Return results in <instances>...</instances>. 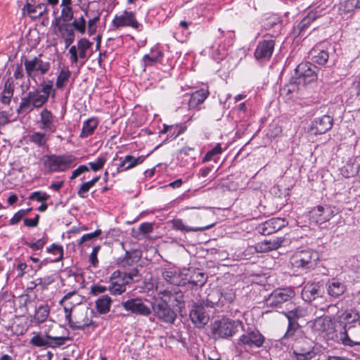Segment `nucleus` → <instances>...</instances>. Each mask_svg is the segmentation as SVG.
I'll list each match as a JSON object with an SVG mask.
<instances>
[{
    "label": "nucleus",
    "instance_id": "obj_1",
    "mask_svg": "<svg viewBox=\"0 0 360 360\" xmlns=\"http://www.w3.org/2000/svg\"><path fill=\"white\" fill-rule=\"evenodd\" d=\"M56 96V89H53V79H43L39 88L30 91L22 97L16 112L18 115L28 114L34 109L42 108L49 101L50 96Z\"/></svg>",
    "mask_w": 360,
    "mask_h": 360
},
{
    "label": "nucleus",
    "instance_id": "obj_2",
    "mask_svg": "<svg viewBox=\"0 0 360 360\" xmlns=\"http://www.w3.org/2000/svg\"><path fill=\"white\" fill-rule=\"evenodd\" d=\"M77 157L72 154L45 155L41 158L43 166L47 173L63 172L77 165Z\"/></svg>",
    "mask_w": 360,
    "mask_h": 360
},
{
    "label": "nucleus",
    "instance_id": "obj_3",
    "mask_svg": "<svg viewBox=\"0 0 360 360\" xmlns=\"http://www.w3.org/2000/svg\"><path fill=\"white\" fill-rule=\"evenodd\" d=\"M139 276V269L137 268L131 269L129 272L115 271L109 278L110 285L108 290L112 295H120L127 290V285L134 281L136 277Z\"/></svg>",
    "mask_w": 360,
    "mask_h": 360
},
{
    "label": "nucleus",
    "instance_id": "obj_4",
    "mask_svg": "<svg viewBox=\"0 0 360 360\" xmlns=\"http://www.w3.org/2000/svg\"><path fill=\"white\" fill-rule=\"evenodd\" d=\"M319 260L317 252L311 249L295 251L290 258L292 268L300 271H309L314 269Z\"/></svg>",
    "mask_w": 360,
    "mask_h": 360
},
{
    "label": "nucleus",
    "instance_id": "obj_5",
    "mask_svg": "<svg viewBox=\"0 0 360 360\" xmlns=\"http://www.w3.org/2000/svg\"><path fill=\"white\" fill-rule=\"evenodd\" d=\"M326 13L327 6L323 4L315 7H309L306 15L304 16L296 26L292 27L291 35L294 38H297L310 27L313 22Z\"/></svg>",
    "mask_w": 360,
    "mask_h": 360
},
{
    "label": "nucleus",
    "instance_id": "obj_6",
    "mask_svg": "<svg viewBox=\"0 0 360 360\" xmlns=\"http://www.w3.org/2000/svg\"><path fill=\"white\" fill-rule=\"evenodd\" d=\"M317 67L309 62L300 63L290 80L292 85H307L317 79Z\"/></svg>",
    "mask_w": 360,
    "mask_h": 360
},
{
    "label": "nucleus",
    "instance_id": "obj_7",
    "mask_svg": "<svg viewBox=\"0 0 360 360\" xmlns=\"http://www.w3.org/2000/svg\"><path fill=\"white\" fill-rule=\"evenodd\" d=\"M92 314L88 307H82L72 311L70 317L65 318V320L72 330H84L94 325Z\"/></svg>",
    "mask_w": 360,
    "mask_h": 360
},
{
    "label": "nucleus",
    "instance_id": "obj_8",
    "mask_svg": "<svg viewBox=\"0 0 360 360\" xmlns=\"http://www.w3.org/2000/svg\"><path fill=\"white\" fill-rule=\"evenodd\" d=\"M243 326L242 321L222 318L212 324V333L219 338H229L238 331V328Z\"/></svg>",
    "mask_w": 360,
    "mask_h": 360
},
{
    "label": "nucleus",
    "instance_id": "obj_9",
    "mask_svg": "<svg viewBox=\"0 0 360 360\" xmlns=\"http://www.w3.org/2000/svg\"><path fill=\"white\" fill-rule=\"evenodd\" d=\"M282 314L288 319L287 330L283 336V339L292 338L300 328L298 320L304 318L307 315V309L304 307L294 304L292 308H290L288 311H283Z\"/></svg>",
    "mask_w": 360,
    "mask_h": 360
},
{
    "label": "nucleus",
    "instance_id": "obj_10",
    "mask_svg": "<svg viewBox=\"0 0 360 360\" xmlns=\"http://www.w3.org/2000/svg\"><path fill=\"white\" fill-rule=\"evenodd\" d=\"M42 54L24 60L25 71L28 79L35 80L38 75L44 76L51 70V63L41 59Z\"/></svg>",
    "mask_w": 360,
    "mask_h": 360
},
{
    "label": "nucleus",
    "instance_id": "obj_11",
    "mask_svg": "<svg viewBox=\"0 0 360 360\" xmlns=\"http://www.w3.org/2000/svg\"><path fill=\"white\" fill-rule=\"evenodd\" d=\"M295 297L292 288H276L265 299L266 305L269 307L280 309L284 303L290 302Z\"/></svg>",
    "mask_w": 360,
    "mask_h": 360
},
{
    "label": "nucleus",
    "instance_id": "obj_12",
    "mask_svg": "<svg viewBox=\"0 0 360 360\" xmlns=\"http://www.w3.org/2000/svg\"><path fill=\"white\" fill-rule=\"evenodd\" d=\"M314 333L327 340H333L337 337L335 322L330 316H320L313 323Z\"/></svg>",
    "mask_w": 360,
    "mask_h": 360
},
{
    "label": "nucleus",
    "instance_id": "obj_13",
    "mask_svg": "<svg viewBox=\"0 0 360 360\" xmlns=\"http://www.w3.org/2000/svg\"><path fill=\"white\" fill-rule=\"evenodd\" d=\"M158 297L161 302L173 307L181 309L184 307V293L179 286H173L164 290H160L158 292Z\"/></svg>",
    "mask_w": 360,
    "mask_h": 360
},
{
    "label": "nucleus",
    "instance_id": "obj_14",
    "mask_svg": "<svg viewBox=\"0 0 360 360\" xmlns=\"http://www.w3.org/2000/svg\"><path fill=\"white\" fill-rule=\"evenodd\" d=\"M68 340H70L68 336H51L48 331H45L44 338L37 334L31 338L30 344L38 347L57 348L63 345Z\"/></svg>",
    "mask_w": 360,
    "mask_h": 360
},
{
    "label": "nucleus",
    "instance_id": "obj_15",
    "mask_svg": "<svg viewBox=\"0 0 360 360\" xmlns=\"http://www.w3.org/2000/svg\"><path fill=\"white\" fill-rule=\"evenodd\" d=\"M292 350L297 360H311L316 356L312 342L305 338L297 340Z\"/></svg>",
    "mask_w": 360,
    "mask_h": 360
},
{
    "label": "nucleus",
    "instance_id": "obj_16",
    "mask_svg": "<svg viewBox=\"0 0 360 360\" xmlns=\"http://www.w3.org/2000/svg\"><path fill=\"white\" fill-rule=\"evenodd\" d=\"M276 41L274 39H269L267 35L259 41L254 52L255 58L260 63L269 61L274 53Z\"/></svg>",
    "mask_w": 360,
    "mask_h": 360
},
{
    "label": "nucleus",
    "instance_id": "obj_17",
    "mask_svg": "<svg viewBox=\"0 0 360 360\" xmlns=\"http://www.w3.org/2000/svg\"><path fill=\"white\" fill-rule=\"evenodd\" d=\"M92 42L86 38L78 40L77 46H71L69 49L70 60L71 65L77 64L79 59H87V51L91 47Z\"/></svg>",
    "mask_w": 360,
    "mask_h": 360
},
{
    "label": "nucleus",
    "instance_id": "obj_18",
    "mask_svg": "<svg viewBox=\"0 0 360 360\" xmlns=\"http://www.w3.org/2000/svg\"><path fill=\"white\" fill-rule=\"evenodd\" d=\"M264 342L265 337L258 330L248 329L238 339V345L250 349L259 348Z\"/></svg>",
    "mask_w": 360,
    "mask_h": 360
},
{
    "label": "nucleus",
    "instance_id": "obj_19",
    "mask_svg": "<svg viewBox=\"0 0 360 360\" xmlns=\"http://www.w3.org/2000/svg\"><path fill=\"white\" fill-rule=\"evenodd\" d=\"M111 24L114 29L116 30L123 27H130L139 30L141 27V24L138 22L135 13L126 10L120 15H115Z\"/></svg>",
    "mask_w": 360,
    "mask_h": 360
},
{
    "label": "nucleus",
    "instance_id": "obj_20",
    "mask_svg": "<svg viewBox=\"0 0 360 360\" xmlns=\"http://www.w3.org/2000/svg\"><path fill=\"white\" fill-rule=\"evenodd\" d=\"M335 216L333 208L330 205H317L309 212V220L316 224H323Z\"/></svg>",
    "mask_w": 360,
    "mask_h": 360
},
{
    "label": "nucleus",
    "instance_id": "obj_21",
    "mask_svg": "<svg viewBox=\"0 0 360 360\" xmlns=\"http://www.w3.org/2000/svg\"><path fill=\"white\" fill-rule=\"evenodd\" d=\"M82 302V297L75 290L65 294L59 301V304L63 307L65 312V318H69L72 311L77 309Z\"/></svg>",
    "mask_w": 360,
    "mask_h": 360
},
{
    "label": "nucleus",
    "instance_id": "obj_22",
    "mask_svg": "<svg viewBox=\"0 0 360 360\" xmlns=\"http://www.w3.org/2000/svg\"><path fill=\"white\" fill-rule=\"evenodd\" d=\"M121 304L127 311L135 315L148 316L151 314L150 309L139 297L127 300Z\"/></svg>",
    "mask_w": 360,
    "mask_h": 360
},
{
    "label": "nucleus",
    "instance_id": "obj_23",
    "mask_svg": "<svg viewBox=\"0 0 360 360\" xmlns=\"http://www.w3.org/2000/svg\"><path fill=\"white\" fill-rule=\"evenodd\" d=\"M340 340L346 347L360 345V323L356 326L346 328L340 331Z\"/></svg>",
    "mask_w": 360,
    "mask_h": 360
},
{
    "label": "nucleus",
    "instance_id": "obj_24",
    "mask_svg": "<svg viewBox=\"0 0 360 360\" xmlns=\"http://www.w3.org/2000/svg\"><path fill=\"white\" fill-rule=\"evenodd\" d=\"M39 124L41 129L53 134L57 130L58 119L51 110L44 108L39 113Z\"/></svg>",
    "mask_w": 360,
    "mask_h": 360
},
{
    "label": "nucleus",
    "instance_id": "obj_25",
    "mask_svg": "<svg viewBox=\"0 0 360 360\" xmlns=\"http://www.w3.org/2000/svg\"><path fill=\"white\" fill-rule=\"evenodd\" d=\"M287 224L284 218L274 217L259 224L258 230L261 234L268 236L280 231Z\"/></svg>",
    "mask_w": 360,
    "mask_h": 360
},
{
    "label": "nucleus",
    "instance_id": "obj_26",
    "mask_svg": "<svg viewBox=\"0 0 360 360\" xmlns=\"http://www.w3.org/2000/svg\"><path fill=\"white\" fill-rule=\"evenodd\" d=\"M207 276L199 269H188L184 271L183 280L185 281V285L188 283L192 285V288H202L207 282Z\"/></svg>",
    "mask_w": 360,
    "mask_h": 360
},
{
    "label": "nucleus",
    "instance_id": "obj_27",
    "mask_svg": "<svg viewBox=\"0 0 360 360\" xmlns=\"http://www.w3.org/2000/svg\"><path fill=\"white\" fill-rule=\"evenodd\" d=\"M155 316L161 321L173 323L176 318V314L171 309L170 305L161 302L153 307Z\"/></svg>",
    "mask_w": 360,
    "mask_h": 360
},
{
    "label": "nucleus",
    "instance_id": "obj_28",
    "mask_svg": "<svg viewBox=\"0 0 360 360\" xmlns=\"http://www.w3.org/2000/svg\"><path fill=\"white\" fill-rule=\"evenodd\" d=\"M142 257V252L139 249L127 250L123 256L117 259V264L122 269L134 268Z\"/></svg>",
    "mask_w": 360,
    "mask_h": 360
},
{
    "label": "nucleus",
    "instance_id": "obj_29",
    "mask_svg": "<svg viewBox=\"0 0 360 360\" xmlns=\"http://www.w3.org/2000/svg\"><path fill=\"white\" fill-rule=\"evenodd\" d=\"M52 25L57 29L60 37L63 39L65 48L69 47L75 41V34L70 22H59V20H53Z\"/></svg>",
    "mask_w": 360,
    "mask_h": 360
},
{
    "label": "nucleus",
    "instance_id": "obj_30",
    "mask_svg": "<svg viewBox=\"0 0 360 360\" xmlns=\"http://www.w3.org/2000/svg\"><path fill=\"white\" fill-rule=\"evenodd\" d=\"M336 321L340 326H341V330H345L346 328L359 325V323H360V314L355 309L346 310L337 317Z\"/></svg>",
    "mask_w": 360,
    "mask_h": 360
},
{
    "label": "nucleus",
    "instance_id": "obj_31",
    "mask_svg": "<svg viewBox=\"0 0 360 360\" xmlns=\"http://www.w3.org/2000/svg\"><path fill=\"white\" fill-rule=\"evenodd\" d=\"M22 14L27 15L32 19H37L46 11V6L44 4H36L34 0L27 1L22 9Z\"/></svg>",
    "mask_w": 360,
    "mask_h": 360
},
{
    "label": "nucleus",
    "instance_id": "obj_32",
    "mask_svg": "<svg viewBox=\"0 0 360 360\" xmlns=\"http://www.w3.org/2000/svg\"><path fill=\"white\" fill-rule=\"evenodd\" d=\"M333 124V119L330 115H323L316 118L311 124V130L314 134H323L330 130Z\"/></svg>",
    "mask_w": 360,
    "mask_h": 360
},
{
    "label": "nucleus",
    "instance_id": "obj_33",
    "mask_svg": "<svg viewBox=\"0 0 360 360\" xmlns=\"http://www.w3.org/2000/svg\"><path fill=\"white\" fill-rule=\"evenodd\" d=\"M15 83L11 77H8L4 83L0 93V103L4 105H9L15 92Z\"/></svg>",
    "mask_w": 360,
    "mask_h": 360
},
{
    "label": "nucleus",
    "instance_id": "obj_34",
    "mask_svg": "<svg viewBox=\"0 0 360 360\" xmlns=\"http://www.w3.org/2000/svg\"><path fill=\"white\" fill-rule=\"evenodd\" d=\"M285 241V238L277 237L269 240H264L255 245V249L259 252H265L278 249Z\"/></svg>",
    "mask_w": 360,
    "mask_h": 360
},
{
    "label": "nucleus",
    "instance_id": "obj_35",
    "mask_svg": "<svg viewBox=\"0 0 360 360\" xmlns=\"http://www.w3.org/2000/svg\"><path fill=\"white\" fill-rule=\"evenodd\" d=\"M321 294V286L317 283H307L302 290V297L306 302H311Z\"/></svg>",
    "mask_w": 360,
    "mask_h": 360
},
{
    "label": "nucleus",
    "instance_id": "obj_36",
    "mask_svg": "<svg viewBox=\"0 0 360 360\" xmlns=\"http://www.w3.org/2000/svg\"><path fill=\"white\" fill-rule=\"evenodd\" d=\"M190 318L192 322L198 327L205 326L209 321V317L205 314L204 307L201 305H195L190 312Z\"/></svg>",
    "mask_w": 360,
    "mask_h": 360
},
{
    "label": "nucleus",
    "instance_id": "obj_37",
    "mask_svg": "<svg viewBox=\"0 0 360 360\" xmlns=\"http://www.w3.org/2000/svg\"><path fill=\"white\" fill-rule=\"evenodd\" d=\"M210 96V91L208 87L207 89H200L192 93L190 95V98L188 100V108L189 109H195L198 108V105L202 104Z\"/></svg>",
    "mask_w": 360,
    "mask_h": 360
},
{
    "label": "nucleus",
    "instance_id": "obj_38",
    "mask_svg": "<svg viewBox=\"0 0 360 360\" xmlns=\"http://www.w3.org/2000/svg\"><path fill=\"white\" fill-rule=\"evenodd\" d=\"M162 276L168 283L173 285H185V281L183 280L184 271L179 272L173 269H167L162 272Z\"/></svg>",
    "mask_w": 360,
    "mask_h": 360
},
{
    "label": "nucleus",
    "instance_id": "obj_39",
    "mask_svg": "<svg viewBox=\"0 0 360 360\" xmlns=\"http://www.w3.org/2000/svg\"><path fill=\"white\" fill-rule=\"evenodd\" d=\"M112 303V300L109 295H101L95 301V309L99 314H106L110 311Z\"/></svg>",
    "mask_w": 360,
    "mask_h": 360
},
{
    "label": "nucleus",
    "instance_id": "obj_40",
    "mask_svg": "<svg viewBox=\"0 0 360 360\" xmlns=\"http://www.w3.org/2000/svg\"><path fill=\"white\" fill-rule=\"evenodd\" d=\"M345 290L346 286L345 284L335 278H332L328 282L327 291L331 297H338L342 295Z\"/></svg>",
    "mask_w": 360,
    "mask_h": 360
},
{
    "label": "nucleus",
    "instance_id": "obj_41",
    "mask_svg": "<svg viewBox=\"0 0 360 360\" xmlns=\"http://www.w3.org/2000/svg\"><path fill=\"white\" fill-rule=\"evenodd\" d=\"M99 121L96 117H91L85 120L82 124V128L79 137L85 139L92 135L98 127Z\"/></svg>",
    "mask_w": 360,
    "mask_h": 360
},
{
    "label": "nucleus",
    "instance_id": "obj_42",
    "mask_svg": "<svg viewBox=\"0 0 360 360\" xmlns=\"http://www.w3.org/2000/svg\"><path fill=\"white\" fill-rule=\"evenodd\" d=\"M314 63L324 65L328 60V51L321 49L319 46H316L309 52Z\"/></svg>",
    "mask_w": 360,
    "mask_h": 360
},
{
    "label": "nucleus",
    "instance_id": "obj_43",
    "mask_svg": "<svg viewBox=\"0 0 360 360\" xmlns=\"http://www.w3.org/2000/svg\"><path fill=\"white\" fill-rule=\"evenodd\" d=\"M71 75L72 72L68 67L64 66L61 68L56 77V88L57 89L63 90L68 84L71 77Z\"/></svg>",
    "mask_w": 360,
    "mask_h": 360
},
{
    "label": "nucleus",
    "instance_id": "obj_44",
    "mask_svg": "<svg viewBox=\"0 0 360 360\" xmlns=\"http://www.w3.org/2000/svg\"><path fill=\"white\" fill-rule=\"evenodd\" d=\"M164 57V53L159 50H152L150 54L143 56L142 60L144 66H152L158 62H161Z\"/></svg>",
    "mask_w": 360,
    "mask_h": 360
},
{
    "label": "nucleus",
    "instance_id": "obj_45",
    "mask_svg": "<svg viewBox=\"0 0 360 360\" xmlns=\"http://www.w3.org/2000/svg\"><path fill=\"white\" fill-rule=\"evenodd\" d=\"M50 314V309L47 304L39 305L36 309L34 315V321L37 323L45 322Z\"/></svg>",
    "mask_w": 360,
    "mask_h": 360
},
{
    "label": "nucleus",
    "instance_id": "obj_46",
    "mask_svg": "<svg viewBox=\"0 0 360 360\" xmlns=\"http://www.w3.org/2000/svg\"><path fill=\"white\" fill-rule=\"evenodd\" d=\"M339 9L344 14L353 13L360 9V0H345L340 3Z\"/></svg>",
    "mask_w": 360,
    "mask_h": 360
},
{
    "label": "nucleus",
    "instance_id": "obj_47",
    "mask_svg": "<svg viewBox=\"0 0 360 360\" xmlns=\"http://www.w3.org/2000/svg\"><path fill=\"white\" fill-rule=\"evenodd\" d=\"M62 7L60 17L56 18L54 20H59V22H70L73 19L74 12L71 5L60 6Z\"/></svg>",
    "mask_w": 360,
    "mask_h": 360
},
{
    "label": "nucleus",
    "instance_id": "obj_48",
    "mask_svg": "<svg viewBox=\"0 0 360 360\" xmlns=\"http://www.w3.org/2000/svg\"><path fill=\"white\" fill-rule=\"evenodd\" d=\"M173 227L176 229L184 232H191V231H204L210 226H205V227H188L186 226L183 220L181 219H174L172 221Z\"/></svg>",
    "mask_w": 360,
    "mask_h": 360
},
{
    "label": "nucleus",
    "instance_id": "obj_49",
    "mask_svg": "<svg viewBox=\"0 0 360 360\" xmlns=\"http://www.w3.org/2000/svg\"><path fill=\"white\" fill-rule=\"evenodd\" d=\"M46 252L51 255H58V257L51 260L53 262H59L63 259L64 250L62 245L53 243L46 248Z\"/></svg>",
    "mask_w": 360,
    "mask_h": 360
},
{
    "label": "nucleus",
    "instance_id": "obj_50",
    "mask_svg": "<svg viewBox=\"0 0 360 360\" xmlns=\"http://www.w3.org/2000/svg\"><path fill=\"white\" fill-rule=\"evenodd\" d=\"M222 153L223 149L221 148V143H218L212 149L205 153L204 157L202 158V162L205 163L211 160H214V157L221 154Z\"/></svg>",
    "mask_w": 360,
    "mask_h": 360
},
{
    "label": "nucleus",
    "instance_id": "obj_51",
    "mask_svg": "<svg viewBox=\"0 0 360 360\" xmlns=\"http://www.w3.org/2000/svg\"><path fill=\"white\" fill-rule=\"evenodd\" d=\"M220 298L221 297L219 291L217 290H212L207 294L205 304L208 307H214V306L217 305L219 302Z\"/></svg>",
    "mask_w": 360,
    "mask_h": 360
},
{
    "label": "nucleus",
    "instance_id": "obj_52",
    "mask_svg": "<svg viewBox=\"0 0 360 360\" xmlns=\"http://www.w3.org/2000/svg\"><path fill=\"white\" fill-rule=\"evenodd\" d=\"M13 112L12 109L0 110V129L12 122Z\"/></svg>",
    "mask_w": 360,
    "mask_h": 360
},
{
    "label": "nucleus",
    "instance_id": "obj_53",
    "mask_svg": "<svg viewBox=\"0 0 360 360\" xmlns=\"http://www.w3.org/2000/svg\"><path fill=\"white\" fill-rule=\"evenodd\" d=\"M186 129V126L184 124L169 125V133L167 136L172 139H174L181 134L184 133Z\"/></svg>",
    "mask_w": 360,
    "mask_h": 360
},
{
    "label": "nucleus",
    "instance_id": "obj_54",
    "mask_svg": "<svg viewBox=\"0 0 360 360\" xmlns=\"http://www.w3.org/2000/svg\"><path fill=\"white\" fill-rule=\"evenodd\" d=\"M54 281L55 279L52 275L37 278V291L40 290L41 292H44V290H47L49 286L51 285Z\"/></svg>",
    "mask_w": 360,
    "mask_h": 360
},
{
    "label": "nucleus",
    "instance_id": "obj_55",
    "mask_svg": "<svg viewBox=\"0 0 360 360\" xmlns=\"http://www.w3.org/2000/svg\"><path fill=\"white\" fill-rule=\"evenodd\" d=\"M29 137L30 141L39 147L44 146L47 142L46 135L42 132H33Z\"/></svg>",
    "mask_w": 360,
    "mask_h": 360
},
{
    "label": "nucleus",
    "instance_id": "obj_56",
    "mask_svg": "<svg viewBox=\"0 0 360 360\" xmlns=\"http://www.w3.org/2000/svg\"><path fill=\"white\" fill-rule=\"evenodd\" d=\"M86 22L83 15L75 18L72 22H70V25H72V27L82 34L86 32Z\"/></svg>",
    "mask_w": 360,
    "mask_h": 360
},
{
    "label": "nucleus",
    "instance_id": "obj_57",
    "mask_svg": "<svg viewBox=\"0 0 360 360\" xmlns=\"http://www.w3.org/2000/svg\"><path fill=\"white\" fill-rule=\"evenodd\" d=\"M281 22L282 19L281 17L276 14H272L265 19L264 26L265 27L266 29H271L274 26L281 25Z\"/></svg>",
    "mask_w": 360,
    "mask_h": 360
},
{
    "label": "nucleus",
    "instance_id": "obj_58",
    "mask_svg": "<svg viewBox=\"0 0 360 360\" xmlns=\"http://www.w3.org/2000/svg\"><path fill=\"white\" fill-rule=\"evenodd\" d=\"M106 162V157L105 155H101L96 158L95 161L89 162V165L94 172H97L103 167Z\"/></svg>",
    "mask_w": 360,
    "mask_h": 360
},
{
    "label": "nucleus",
    "instance_id": "obj_59",
    "mask_svg": "<svg viewBox=\"0 0 360 360\" xmlns=\"http://www.w3.org/2000/svg\"><path fill=\"white\" fill-rule=\"evenodd\" d=\"M50 198V195L41 191H37L32 192L29 196L30 200H36L37 202H45Z\"/></svg>",
    "mask_w": 360,
    "mask_h": 360
},
{
    "label": "nucleus",
    "instance_id": "obj_60",
    "mask_svg": "<svg viewBox=\"0 0 360 360\" xmlns=\"http://www.w3.org/2000/svg\"><path fill=\"white\" fill-rule=\"evenodd\" d=\"M47 243V239H46L44 237L37 240L35 242H27L25 241L24 244L27 245V247L30 248L32 250L37 251L41 250L45 244Z\"/></svg>",
    "mask_w": 360,
    "mask_h": 360
},
{
    "label": "nucleus",
    "instance_id": "obj_61",
    "mask_svg": "<svg viewBox=\"0 0 360 360\" xmlns=\"http://www.w3.org/2000/svg\"><path fill=\"white\" fill-rule=\"evenodd\" d=\"M102 231L101 229H96L95 231L89 233L84 234L82 238L77 240V245L81 246L84 243L91 240L94 238L98 237L101 235Z\"/></svg>",
    "mask_w": 360,
    "mask_h": 360
},
{
    "label": "nucleus",
    "instance_id": "obj_62",
    "mask_svg": "<svg viewBox=\"0 0 360 360\" xmlns=\"http://www.w3.org/2000/svg\"><path fill=\"white\" fill-rule=\"evenodd\" d=\"M220 297H224L227 302H232L236 298V294L232 288H227L226 289H223L221 292H219Z\"/></svg>",
    "mask_w": 360,
    "mask_h": 360
},
{
    "label": "nucleus",
    "instance_id": "obj_63",
    "mask_svg": "<svg viewBox=\"0 0 360 360\" xmlns=\"http://www.w3.org/2000/svg\"><path fill=\"white\" fill-rule=\"evenodd\" d=\"M108 290V287L100 284H94L91 285L89 294L92 296H98L104 293Z\"/></svg>",
    "mask_w": 360,
    "mask_h": 360
},
{
    "label": "nucleus",
    "instance_id": "obj_64",
    "mask_svg": "<svg viewBox=\"0 0 360 360\" xmlns=\"http://www.w3.org/2000/svg\"><path fill=\"white\" fill-rule=\"evenodd\" d=\"M92 186L86 181L82 184L77 190V195L81 198H86L88 197V192Z\"/></svg>",
    "mask_w": 360,
    "mask_h": 360
}]
</instances>
